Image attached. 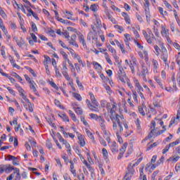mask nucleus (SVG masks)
Instances as JSON below:
<instances>
[{
    "label": "nucleus",
    "instance_id": "obj_1",
    "mask_svg": "<svg viewBox=\"0 0 180 180\" xmlns=\"http://www.w3.org/2000/svg\"><path fill=\"white\" fill-rule=\"evenodd\" d=\"M115 110L116 105L112 104V109L110 110L111 115L110 116V119L112 122L113 130H117L118 124V127H120V133H122V131H123V127L122 126V123L123 122V120H124V116L119 115V114L113 115Z\"/></svg>",
    "mask_w": 180,
    "mask_h": 180
},
{
    "label": "nucleus",
    "instance_id": "obj_2",
    "mask_svg": "<svg viewBox=\"0 0 180 180\" xmlns=\"http://www.w3.org/2000/svg\"><path fill=\"white\" fill-rule=\"evenodd\" d=\"M118 68H119V71L117 73V77L120 81H121V82H122L123 84H126V81L124 79H127V77L126 76V72H124V69H123V67H122L120 64H118Z\"/></svg>",
    "mask_w": 180,
    "mask_h": 180
},
{
    "label": "nucleus",
    "instance_id": "obj_3",
    "mask_svg": "<svg viewBox=\"0 0 180 180\" xmlns=\"http://www.w3.org/2000/svg\"><path fill=\"white\" fill-rule=\"evenodd\" d=\"M12 169H13V167H11V165H0V175L6 172V174H10L12 172Z\"/></svg>",
    "mask_w": 180,
    "mask_h": 180
},
{
    "label": "nucleus",
    "instance_id": "obj_4",
    "mask_svg": "<svg viewBox=\"0 0 180 180\" xmlns=\"http://www.w3.org/2000/svg\"><path fill=\"white\" fill-rule=\"evenodd\" d=\"M152 70L154 74L160 73V64L158 61L154 58L151 59Z\"/></svg>",
    "mask_w": 180,
    "mask_h": 180
},
{
    "label": "nucleus",
    "instance_id": "obj_5",
    "mask_svg": "<svg viewBox=\"0 0 180 180\" xmlns=\"http://www.w3.org/2000/svg\"><path fill=\"white\" fill-rule=\"evenodd\" d=\"M87 40H89V41H91V40L96 41V40H98V33L90 31L87 34Z\"/></svg>",
    "mask_w": 180,
    "mask_h": 180
},
{
    "label": "nucleus",
    "instance_id": "obj_6",
    "mask_svg": "<svg viewBox=\"0 0 180 180\" xmlns=\"http://www.w3.org/2000/svg\"><path fill=\"white\" fill-rule=\"evenodd\" d=\"M86 103L89 109H90V110H92V112H99V108L92 105V103H91V101H89V99L86 100Z\"/></svg>",
    "mask_w": 180,
    "mask_h": 180
},
{
    "label": "nucleus",
    "instance_id": "obj_7",
    "mask_svg": "<svg viewBox=\"0 0 180 180\" xmlns=\"http://www.w3.org/2000/svg\"><path fill=\"white\" fill-rule=\"evenodd\" d=\"M150 129H151L150 133L146 138V140H147L148 139H151V137L154 136V131L155 130V121L154 120L151 121Z\"/></svg>",
    "mask_w": 180,
    "mask_h": 180
},
{
    "label": "nucleus",
    "instance_id": "obj_8",
    "mask_svg": "<svg viewBox=\"0 0 180 180\" xmlns=\"http://www.w3.org/2000/svg\"><path fill=\"white\" fill-rule=\"evenodd\" d=\"M110 150L113 154H117V153H119V146H117L116 141L112 142Z\"/></svg>",
    "mask_w": 180,
    "mask_h": 180
},
{
    "label": "nucleus",
    "instance_id": "obj_9",
    "mask_svg": "<svg viewBox=\"0 0 180 180\" xmlns=\"http://www.w3.org/2000/svg\"><path fill=\"white\" fill-rule=\"evenodd\" d=\"M89 95L90 96V99L91 101V103L95 106L96 108H98L99 106V103H98V101H96V98H95V95L92 92H89Z\"/></svg>",
    "mask_w": 180,
    "mask_h": 180
},
{
    "label": "nucleus",
    "instance_id": "obj_10",
    "mask_svg": "<svg viewBox=\"0 0 180 180\" xmlns=\"http://www.w3.org/2000/svg\"><path fill=\"white\" fill-rule=\"evenodd\" d=\"M77 35L72 34L70 37V39H69L70 44H72V46H74L75 47H77V49L79 47L78 46V44L77 43Z\"/></svg>",
    "mask_w": 180,
    "mask_h": 180
},
{
    "label": "nucleus",
    "instance_id": "obj_11",
    "mask_svg": "<svg viewBox=\"0 0 180 180\" xmlns=\"http://www.w3.org/2000/svg\"><path fill=\"white\" fill-rule=\"evenodd\" d=\"M7 158L8 161L13 162V165H19V160H18V158L12 155H8Z\"/></svg>",
    "mask_w": 180,
    "mask_h": 180
},
{
    "label": "nucleus",
    "instance_id": "obj_12",
    "mask_svg": "<svg viewBox=\"0 0 180 180\" xmlns=\"http://www.w3.org/2000/svg\"><path fill=\"white\" fill-rule=\"evenodd\" d=\"M134 83L135 87L136 88L137 92L139 91H144V89H143V86H141V84H140V82H139V79L134 78Z\"/></svg>",
    "mask_w": 180,
    "mask_h": 180
},
{
    "label": "nucleus",
    "instance_id": "obj_13",
    "mask_svg": "<svg viewBox=\"0 0 180 180\" xmlns=\"http://www.w3.org/2000/svg\"><path fill=\"white\" fill-rule=\"evenodd\" d=\"M180 157L174 155L169 158V159H167V162H172V164H175V162H178L179 161Z\"/></svg>",
    "mask_w": 180,
    "mask_h": 180
},
{
    "label": "nucleus",
    "instance_id": "obj_14",
    "mask_svg": "<svg viewBox=\"0 0 180 180\" xmlns=\"http://www.w3.org/2000/svg\"><path fill=\"white\" fill-rule=\"evenodd\" d=\"M117 47H119L122 53V54H126V50L124 49V44H122V42L119 41L117 39L115 40Z\"/></svg>",
    "mask_w": 180,
    "mask_h": 180
},
{
    "label": "nucleus",
    "instance_id": "obj_15",
    "mask_svg": "<svg viewBox=\"0 0 180 180\" xmlns=\"http://www.w3.org/2000/svg\"><path fill=\"white\" fill-rule=\"evenodd\" d=\"M133 174H134V169L131 167V163H129V165H128V172L126 174L125 178H127V176H131Z\"/></svg>",
    "mask_w": 180,
    "mask_h": 180
},
{
    "label": "nucleus",
    "instance_id": "obj_16",
    "mask_svg": "<svg viewBox=\"0 0 180 180\" xmlns=\"http://www.w3.org/2000/svg\"><path fill=\"white\" fill-rule=\"evenodd\" d=\"M142 33H143L146 41L148 43V44H152L153 41H152L151 38H150L148 33H147V32L146 30H142Z\"/></svg>",
    "mask_w": 180,
    "mask_h": 180
},
{
    "label": "nucleus",
    "instance_id": "obj_17",
    "mask_svg": "<svg viewBox=\"0 0 180 180\" xmlns=\"http://www.w3.org/2000/svg\"><path fill=\"white\" fill-rule=\"evenodd\" d=\"M77 139L79 140V144L81 146V147H85V140L84 139V136L82 134H79L77 136Z\"/></svg>",
    "mask_w": 180,
    "mask_h": 180
},
{
    "label": "nucleus",
    "instance_id": "obj_18",
    "mask_svg": "<svg viewBox=\"0 0 180 180\" xmlns=\"http://www.w3.org/2000/svg\"><path fill=\"white\" fill-rule=\"evenodd\" d=\"M30 89H32L34 94L37 95V96H40V94H39V92L37 91V89H36V86H34L36 84L34 83V81L32 83H30Z\"/></svg>",
    "mask_w": 180,
    "mask_h": 180
},
{
    "label": "nucleus",
    "instance_id": "obj_19",
    "mask_svg": "<svg viewBox=\"0 0 180 180\" xmlns=\"http://www.w3.org/2000/svg\"><path fill=\"white\" fill-rule=\"evenodd\" d=\"M161 27H162V31H161L162 36H163V37L168 36L169 34V30H167V28H165V27L163 25H161Z\"/></svg>",
    "mask_w": 180,
    "mask_h": 180
},
{
    "label": "nucleus",
    "instance_id": "obj_20",
    "mask_svg": "<svg viewBox=\"0 0 180 180\" xmlns=\"http://www.w3.org/2000/svg\"><path fill=\"white\" fill-rule=\"evenodd\" d=\"M105 14H106V16H107L108 20L112 22L113 23V25H116V23H117V22L116 21V19H115V18H113V16H112L110 15V13H109V11H107L105 13Z\"/></svg>",
    "mask_w": 180,
    "mask_h": 180
},
{
    "label": "nucleus",
    "instance_id": "obj_21",
    "mask_svg": "<svg viewBox=\"0 0 180 180\" xmlns=\"http://www.w3.org/2000/svg\"><path fill=\"white\" fill-rule=\"evenodd\" d=\"M79 43H82L83 47H86V42H85V38L84 37V34H80L78 37Z\"/></svg>",
    "mask_w": 180,
    "mask_h": 180
},
{
    "label": "nucleus",
    "instance_id": "obj_22",
    "mask_svg": "<svg viewBox=\"0 0 180 180\" xmlns=\"http://www.w3.org/2000/svg\"><path fill=\"white\" fill-rule=\"evenodd\" d=\"M98 122L100 123V127H101V130H105V129H106V125L105 124V120L100 116Z\"/></svg>",
    "mask_w": 180,
    "mask_h": 180
},
{
    "label": "nucleus",
    "instance_id": "obj_23",
    "mask_svg": "<svg viewBox=\"0 0 180 180\" xmlns=\"http://www.w3.org/2000/svg\"><path fill=\"white\" fill-rule=\"evenodd\" d=\"M122 16H123V18H124L126 23L130 25V16H129V14H127V13L122 12Z\"/></svg>",
    "mask_w": 180,
    "mask_h": 180
},
{
    "label": "nucleus",
    "instance_id": "obj_24",
    "mask_svg": "<svg viewBox=\"0 0 180 180\" xmlns=\"http://www.w3.org/2000/svg\"><path fill=\"white\" fill-rule=\"evenodd\" d=\"M24 107L25 108L26 110H29V112H30V113H32L33 112V105L32 104V103H29V104H25V103H23Z\"/></svg>",
    "mask_w": 180,
    "mask_h": 180
},
{
    "label": "nucleus",
    "instance_id": "obj_25",
    "mask_svg": "<svg viewBox=\"0 0 180 180\" xmlns=\"http://www.w3.org/2000/svg\"><path fill=\"white\" fill-rule=\"evenodd\" d=\"M72 57H74V58H77L78 63H79V64H81V65H82V67H85V65H84V63L82 62V60L81 59V56H79V55L75 53L73 54Z\"/></svg>",
    "mask_w": 180,
    "mask_h": 180
},
{
    "label": "nucleus",
    "instance_id": "obj_26",
    "mask_svg": "<svg viewBox=\"0 0 180 180\" xmlns=\"http://www.w3.org/2000/svg\"><path fill=\"white\" fill-rule=\"evenodd\" d=\"M143 9L145 12L150 11V1L148 0H144Z\"/></svg>",
    "mask_w": 180,
    "mask_h": 180
},
{
    "label": "nucleus",
    "instance_id": "obj_27",
    "mask_svg": "<svg viewBox=\"0 0 180 180\" xmlns=\"http://www.w3.org/2000/svg\"><path fill=\"white\" fill-rule=\"evenodd\" d=\"M68 113L70 117L72 118V120H73V122H78V120L77 119V116H75V114L72 112V110H69Z\"/></svg>",
    "mask_w": 180,
    "mask_h": 180
},
{
    "label": "nucleus",
    "instance_id": "obj_28",
    "mask_svg": "<svg viewBox=\"0 0 180 180\" xmlns=\"http://www.w3.org/2000/svg\"><path fill=\"white\" fill-rule=\"evenodd\" d=\"M54 68H55L56 77H57V78H61L63 75H61V73L60 72V69L58 68V66L55 65Z\"/></svg>",
    "mask_w": 180,
    "mask_h": 180
},
{
    "label": "nucleus",
    "instance_id": "obj_29",
    "mask_svg": "<svg viewBox=\"0 0 180 180\" xmlns=\"http://www.w3.org/2000/svg\"><path fill=\"white\" fill-rule=\"evenodd\" d=\"M72 96L73 98H75V99H77V101H79V102H81V101H82V97L81 96V94H78V93H72Z\"/></svg>",
    "mask_w": 180,
    "mask_h": 180
},
{
    "label": "nucleus",
    "instance_id": "obj_30",
    "mask_svg": "<svg viewBox=\"0 0 180 180\" xmlns=\"http://www.w3.org/2000/svg\"><path fill=\"white\" fill-rule=\"evenodd\" d=\"M104 54L107 63H108L110 65H113V62H112V60H110V58H109V53H108V52H105Z\"/></svg>",
    "mask_w": 180,
    "mask_h": 180
},
{
    "label": "nucleus",
    "instance_id": "obj_31",
    "mask_svg": "<svg viewBox=\"0 0 180 180\" xmlns=\"http://www.w3.org/2000/svg\"><path fill=\"white\" fill-rule=\"evenodd\" d=\"M154 79L155 81H156L157 84H158L161 89H164V86L162 85V82H161V79L158 78V77H155Z\"/></svg>",
    "mask_w": 180,
    "mask_h": 180
},
{
    "label": "nucleus",
    "instance_id": "obj_32",
    "mask_svg": "<svg viewBox=\"0 0 180 180\" xmlns=\"http://www.w3.org/2000/svg\"><path fill=\"white\" fill-rule=\"evenodd\" d=\"M127 143H124L120 149V153H121L122 154H124V153L126 152V149L127 148Z\"/></svg>",
    "mask_w": 180,
    "mask_h": 180
},
{
    "label": "nucleus",
    "instance_id": "obj_33",
    "mask_svg": "<svg viewBox=\"0 0 180 180\" xmlns=\"http://www.w3.org/2000/svg\"><path fill=\"white\" fill-rule=\"evenodd\" d=\"M62 74L64 72H68V68L67 67V63L65 62L62 63Z\"/></svg>",
    "mask_w": 180,
    "mask_h": 180
},
{
    "label": "nucleus",
    "instance_id": "obj_34",
    "mask_svg": "<svg viewBox=\"0 0 180 180\" xmlns=\"http://www.w3.org/2000/svg\"><path fill=\"white\" fill-rule=\"evenodd\" d=\"M95 26H96V27H102V21H101V19L98 17H96Z\"/></svg>",
    "mask_w": 180,
    "mask_h": 180
},
{
    "label": "nucleus",
    "instance_id": "obj_35",
    "mask_svg": "<svg viewBox=\"0 0 180 180\" xmlns=\"http://www.w3.org/2000/svg\"><path fill=\"white\" fill-rule=\"evenodd\" d=\"M107 49H108V51H110V53H112V54H116V49L111 46L110 44H108L107 45Z\"/></svg>",
    "mask_w": 180,
    "mask_h": 180
},
{
    "label": "nucleus",
    "instance_id": "obj_36",
    "mask_svg": "<svg viewBox=\"0 0 180 180\" xmlns=\"http://www.w3.org/2000/svg\"><path fill=\"white\" fill-rule=\"evenodd\" d=\"M161 59L165 64H167V62L168 61V53H162Z\"/></svg>",
    "mask_w": 180,
    "mask_h": 180
},
{
    "label": "nucleus",
    "instance_id": "obj_37",
    "mask_svg": "<svg viewBox=\"0 0 180 180\" xmlns=\"http://www.w3.org/2000/svg\"><path fill=\"white\" fill-rule=\"evenodd\" d=\"M25 70H27L30 72V74H32V75H33V77H37V75H36V72H34V70H33V69H32V68L25 66Z\"/></svg>",
    "mask_w": 180,
    "mask_h": 180
},
{
    "label": "nucleus",
    "instance_id": "obj_38",
    "mask_svg": "<svg viewBox=\"0 0 180 180\" xmlns=\"http://www.w3.org/2000/svg\"><path fill=\"white\" fill-rule=\"evenodd\" d=\"M65 13L67 14V15H66L67 19L72 20V15H74V13L69 11H65Z\"/></svg>",
    "mask_w": 180,
    "mask_h": 180
},
{
    "label": "nucleus",
    "instance_id": "obj_39",
    "mask_svg": "<svg viewBox=\"0 0 180 180\" xmlns=\"http://www.w3.org/2000/svg\"><path fill=\"white\" fill-rule=\"evenodd\" d=\"M58 22H60L61 23H64L65 25H72V22L67 20H64L63 18H58Z\"/></svg>",
    "mask_w": 180,
    "mask_h": 180
},
{
    "label": "nucleus",
    "instance_id": "obj_40",
    "mask_svg": "<svg viewBox=\"0 0 180 180\" xmlns=\"http://www.w3.org/2000/svg\"><path fill=\"white\" fill-rule=\"evenodd\" d=\"M179 143H180V140L176 139L175 141L170 143L169 144V146L170 148L175 147V146H178V144H179Z\"/></svg>",
    "mask_w": 180,
    "mask_h": 180
},
{
    "label": "nucleus",
    "instance_id": "obj_41",
    "mask_svg": "<svg viewBox=\"0 0 180 180\" xmlns=\"http://www.w3.org/2000/svg\"><path fill=\"white\" fill-rule=\"evenodd\" d=\"M63 77L65 78L66 81H69V82H71V77H70V75H68V72H65L63 73H62Z\"/></svg>",
    "mask_w": 180,
    "mask_h": 180
},
{
    "label": "nucleus",
    "instance_id": "obj_42",
    "mask_svg": "<svg viewBox=\"0 0 180 180\" xmlns=\"http://www.w3.org/2000/svg\"><path fill=\"white\" fill-rule=\"evenodd\" d=\"M80 119H81V122H82L83 124H84L86 127H89V124H88V122L86 121V120H85V117L82 116Z\"/></svg>",
    "mask_w": 180,
    "mask_h": 180
},
{
    "label": "nucleus",
    "instance_id": "obj_43",
    "mask_svg": "<svg viewBox=\"0 0 180 180\" xmlns=\"http://www.w3.org/2000/svg\"><path fill=\"white\" fill-rule=\"evenodd\" d=\"M0 15L3 18V19H6L8 18V15H6V13L4 11V9L0 7Z\"/></svg>",
    "mask_w": 180,
    "mask_h": 180
},
{
    "label": "nucleus",
    "instance_id": "obj_44",
    "mask_svg": "<svg viewBox=\"0 0 180 180\" xmlns=\"http://www.w3.org/2000/svg\"><path fill=\"white\" fill-rule=\"evenodd\" d=\"M86 133L88 137H89V139H91V140H94L95 139L92 132H91V131H89L88 129H86Z\"/></svg>",
    "mask_w": 180,
    "mask_h": 180
},
{
    "label": "nucleus",
    "instance_id": "obj_45",
    "mask_svg": "<svg viewBox=\"0 0 180 180\" xmlns=\"http://www.w3.org/2000/svg\"><path fill=\"white\" fill-rule=\"evenodd\" d=\"M74 110L77 113V115H82V109H81V108H74Z\"/></svg>",
    "mask_w": 180,
    "mask_h": 180
},
{
    "label": "nucleus",
    "instance_id": "obj_46",
    "mask_svg": "<svg viewBox=\"0 0 180 180\" xmlns=\"http://www.w3.org/2000/svg\"><path fill=\"white\" fill-rule=\"evenodd\" d=\"M145 15L147 22H150V20H151V15L150 14V11H145Z\"/></svg>",
    "mask_w": 180,
    "mask_h": 180
},
{
    "label": "nucleus",
    "instance_id": "obj_47",
    "mask_svg": "<svg viewBox=\"0 0 180 180\" xmlns=\"http://www.w3.org/2000/svg\"><path fill=\"white\" fill-rule=\"evenodd\" d=\"M77 84L79 86V89H84V86L82 85V83L79 81V78L77 77L76 80Z\"/></svg>",
    "mask_w": 180,
    "mask_h": 180
},
{
    "label": "nucleus",
    "instance_id": "obj_48",
    "mask_svg": "<svg viewBox=\"0 0 180 180\" xmlns=\"http://www.w3.org/2000/svg\"><path fill=\"white\" fill-rule=\"evenodd\" d=\"M102 154L104 158H108V150H106V148H103L102 149Z\"/></svg>",
    "mask_w": 180,
    "mask_h": 180
},
{
    "label": "nucleus",
    "instance_id": "obj_49",
    "mask_svg": "<svg viewBox=\"0 0 180 180\" xmlns=\"http://www.w3.org/2000/svg\"><path fill=\"white\" fill-rule=\"evenodd\" d=\"M31 27L32 32H34V33H36V32H37V26H36V24L33 22H31Z\"/></svg>",
    "mask_w": 180,
    "mask_h": 180
},
{
    "label": "nucleus",
    "instance_id": "obj_50",
    "mask_svg": "<svg viewBox=\"0 0 180 180\" xmlns=\"http://www.w3.org/2000/svg\"><path fill=\"white\" fill-rule=\"evenodd\" d=\"M132 96H133V99H134V102L138 103H139V99L137 98V92L135 91H133Z\"/></svg>",
    "mask_w": 180,
    "mask_h": 180
},
{
    "label": "nucleus",
    "instance_id": "obj_51",
    "mask_svg": "<svg viewBox=\"0 0 180 180\" xmlns=\"http://www.w3.org/2000/svg\"><path fill=\"white\" fill-rule=\"evenodd\" d=\"M90 9L93 12H96L98 11V6L96 4H91L90 6Z\"/></svg>",
    "mask_w": 180,
    "mask_h": 180
},
{
    "label": "nucleus",
    "instance_id": "obj_52",
    "mask_svg": "<svg viewBox=\"0 0 180 180\" xmlns=\"http://www.w3.org/2000/svg\"><path fill=\"white\" fill-rule=\"evenodd\" d=\"M117 139H118V141L120 144L123 143V139H122V136H120V134H119V131L116 132Z\"/></svg>",
    "mask_w": 180,
    "mask_h": 180
},
{
    "label": "nucleus",
    "instance_id": "obj_53",
    "mask_svg": "<svg viewBox=\"0 0 180 180\" xmlns=\"http://www.w3.org/2000/svg\"><path fill=\"white\" fill-rule=\"evenodd\" d=\"M160 49H161L162 54L168 53V51L167 50V48H165L164 44H162L160 46Z\"/></svg>",
    "mask_w": 180,
    "mask_h": 180
},
{
    "label": "nucleus",
    "instance_id": "obj_54",
    "mask_svg": "<svg viewBox=\"0 0 180 180\" xmlns=\"http://www.w3.org/2000/svg\"><path fill=\"white\" fill-rule=\"evenodd\" d=\"M89 116L91 119H94V120H98V119L99 120V117H101L98 116V115L94 113L89 114Z\"/></svg>",
    "mask_w": 180,
    "mask_h": 180
},
{
    "label": "nucleus",
    "instance_id": "obj_55",
    "mask_svg": "<svg viewBox=\"0 0 180 180\" xmlns=\"http://www.w3.org/2000/svg\"><path fill=\"white\" fill-rule=\"evenodd\" d=\"M70 172L72 174L73 176H77V170L75 169L74 166H70Z\"/></svg>",
    "mask_w": 180,
    "mask_h": 180
},
{
    "label": "nucleus",
    "instance_id": "obj_56",
    "mask_svg": "<svg viewBox=\"0 0 180 180\" xmlns=\"http://www.w3.org/2000/svg\"><path fill=\"white\" fill-rule=\"evenodd\" d=\"M69 153H71V146L67 141L63 143Z\"/></svg>",
    "mask_w": 180,
    "mask_h": 180
},
{
    "label": "nucleus",
    "instance_id": "obj_57",
    "mask_svg": "<svg viewBox=\"0 0 180 180\" xmlns=\"http://www.w3.org/2000/svg\"><path fill=\"white\" fill-rule=\"evenodd\" d=\"M132 31L134 32L136 39H139V37H140V34H139V32L136 30V28L132 27Z\"/></svg>",
    "mask_w": 180,
    "mask_h": 180
},
{
    "label": "nucleus",
    "instance_id": "obj_58",
    "mask_svg": "<svg viewBox=\"0 0 180 180\" xmlns=\"http://www.w3.org/2000/svg\"><path fill=\"white\" fill-rule=\"evenodd\" d=\"M104 134V138L109 137L110 136V132L106 131V129H102Z\"/></svg>",
    "mask_w": 180,
    "mask_h": 180
},
{
    "label": "nucleus",
    "instance_id": "obj_59",
    "mask_svg": "<svg viewBox=\"0 0 180 180\" xmlns=\"http://www.w3.org/2000/svg\"><path fill=\"white\" fill-rule=\"evenodd\" d=\"M148 34L150 40H153V39H155V37H154V34H153V31H151L150 30H148Z\"/></svg>",
    "mask_w": 180,
    "mask_h": 180
},
{
    "label": "nucleus",
    "instance_id": "obj_60",
    "mask_svg": "<svg viewBox=\"0 0 180 180\" xmlns=\"http://www.w3.org/2000/svg\"><path fill=\"white\" fill-rule=\"evenodd\" d=\"M169 148H171V146H169V145H167L162 150V154H166V153H168V151H169Z\"/></svg>",
    "mask_w": 180,
    "mask_h": 180
},
{
    "label": "nucleus",
    "instance_id": "obj_61",
    "mask_svg": "<svg viewBox=\"0 0 180 180\" xmlns=\"http://www.w3.org/2000/svg\"><path fill=\"white\" fill-rule=\"evenodd\" d=\"M144 91H139L137 93L139 94V96L142 99V101H146V98L144 97V94H143Z\"/></svg>",
    "mask_w": 180,
    "mask_h": 180
},
{
    "label": "nucleus",
    "instance_id": "obj_62",
    "mask_svg": "<svg viewBox=\"0 0 180 180\" xmlns=\"http://www.w3.org/2000/svg\"><path fill=\"white\" fill-rule=\"evenodd\" d=\"M124 36L125 38L124 41H130V40H131V38L129 34H124Z\"/></svg>",
    "mask_w": 180,
    "mask_h": 180
},
{
    "label": "nucleus",
    "instance_id": "obj_63",
    "mask_svg": "<svg viewBox=\"0 0 180 180\" xmlns=\"http://www.w3.org/2000/svg\"><path fill=\"white\" fill-rule=\"evenodd\" d=\"M154 49L156 51V56H160V51H161V49H160V47H158V46L157 45H155Z\"/></svg>",
    "mask_w": 180,
    "mask_h": 180
},
{
    "label": "nucleus",
    "instance_id": "obj_64",
    "mask_svg": "<svg viewBox=\"0 0 180 180\" xmlns=\"http://www.w3.org/2000/svg\"><path fill=\"white\" fill-rule=\"evenodd\" d=\"M77 178L79 180H85V176L84 175V173H80L78 174Z\"/></svg>",
    "mask_w": 180,
    "mask_h": 180
}]
</instances>
